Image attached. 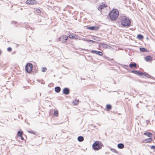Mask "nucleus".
<instances>
[{
	"label": "nucleus",
	"mask_w": 155,
	"mask_h": 155,
	"mask_svg": "<svg viewBox=\"0 0 155 155\" xmlns=\"http://www.w3.org/2000/svg\"><path fill=\"white\" fill-rule=\"evenodd\" d=\"M119 12L116 9L112 10L109 13V15L110 19L114 21L117 18L119 15Z\"/></svg>",
	"instance_id": "f257e3e1"
},
{
	"label": "nucleus",
	"mask_w": 155,
	"mask_h": 155,
	"mask_svg": "<svg viewBox=\"0 0 155 155\" xmlns=\"http://www.w3.org/2000/svg\"><path fill=\"white\" fill-rule=\"evenodd\" d=\"M130 20L126 17H123L121 20V23L124 26H129L130 24Z\"/></svg>",
	"instance_id": "f03ea898"
},
{
	"label": "nucleus",
	"mask_w": 155,
	"mask_h": 155,
	"mask_svg": "<svg viewBox=\"0 0 155 155\" xmlns=\"http://www.w3.org/2000/svg\"><path fill=\"white\" fill-rule=\"evenodd\" d=\"M103 146V144L100 142L96 141L92 145L93 149L95 150H97L101 149Z\"/></svg>",
	"instance_id": "7ed1b4c3"
},
{
	"label": "nucleus",
	"mask_w": 155,
	"mask_h": 155,
	"mask_svg": "<svg viewBox=\"0 0 155 155\" xmlns=\"http://www.w3.org/2000/svg\"><path fill=\"white\" fill-rule=\"evenodd\" d=\"M33 65L30 63H27L25 67V69L26 72L28 73L31 72L32 69Z\"/></svg>",
	"instance_id": "20e7f679"
},
{
	"label": "nucleus",
	"mask_w": 155,
	"mask_h": 155,
	"mask_svg": "<svg viewBox=\"0 0 155 155\" xmlns=\"http://www.w3.org/2000/svg\"><path fill=\"white\" fill-rule=\"evenodd\" d=\"M68 39V37L66 35L61 36L58 38L59 41L62 42H65Z\"/></svg>",
	"instance_id": "39448f33"
},
{
	"label": "nucleus",
	"mask_w": 155,
	"mask_h": 155,
	"mask_svg": "<svg viewBox=\"0 0 155 155\" xmlns=\"http://www.w3.org/2000/svg\"><path fill=\"white\" fill-rule=\"evenodd\" d=\"M99 28V26H96L88 27L87 28L88 29L91 30L96 31Z\"/></svg>",
	"instance_id": "423d86ee"
},
{
	"label": "nucleus",
	"mask_w": 155,
	"mask_h": 155,
	"mask_svg": "<svg viewBox=\"0 0 155 155\" xmlns=\"http://www.w3.org/2000/svg\"><path fill=\"white\" fill-rule=\"evenodd\" d=\"M36 2L35 0H27L26 1L25 3L27 4L32 5L35 4Z\"/></svg>",
	"instance_id": "0eeeda50"
},
{
	"label": "nucleus",
	"mask_w": 155,
	"mask_h": 155,
	"mask_svg": "<svg viewBox=\"0 0 155 155\" xmlns=\"http://www.w3.org/2000/svg\"><path fill=\"white\" fill-rule=\"evenodd\" d=\"M63 94L65 95H68L70 92V90L68 88H64L63 90Z\"/></svg>",
	"instance_id": "6e6552de"
},
{
	"label": "nucleus",
	"mask_w": 155,
	"mask_h": 155,
	"mask_svg": "<svg viewBox=\"0 0 155 155\" xmlns=\"http://www.w3.org/2000/svg\"><path fill=\"white\" fill-rule=\"evenodd\" d=\"M107 7V5L106 4H103L99 5L97 8L98 10L100 11L102 9H103L104 8Z\"/></svg>",
	"instance_id": "1a4fd4ad"
},
{
	"label": "nucleus",
	"mask_w": 155,
	"mask_h": 155,
	"mask_svg": "<svg viewBox=\"0 0 155 155\" xmlns=\"http://www.w3.org/2000/svg\"><path fill=\"white\" fill-rule=\"evenodd\" d=\"M91 52L92 53L95 54H98L100 56H102L103 55L102 53L100 51H96L95 50H92Z\"/></svg>",
	"instance_id": "9d476101"
},
{
	"label": "nucleus",
	"mask_w": 155,
	"mask_h": 155,
	"mask_svg": "<svg viewBox=\"0 0 155 155\" xmlns=\"http://www.w3.org/2000/svg\"><path fill=\"white\" fill-rule=\"evenodd\" d=\"M129 67L130 68L134 67L136 68H137V64L135 63H132V62H131L129 64Z\"/></svg>",
	"instance_id": "9b49d317"
},
{
	"label": "nucleus",
	"mask_w": 155,
	"mask_h": 155,
	"mask_svg": "<svg viewBox=\"0 0 155 155\" xmlns=\"http://www.w3.org/2000/svg\"><path fill=\"white\" fill-rule=\"evenodd\" d=\"M107 45L104 43H100L99 45V46L100 47H102L103 48H107Z\"/></svg>",
	"instance_id": "f8f14e48"
},
{
	"label": "nucleus",
	"mask_w": 155,
	"mask_h": 155,
	"mask_svg": "<svg viewBox=\"0 0 155 155\" xmlns=\"http://www.w3.org/2000/svg\"><path fill=\"white\" fill-rule=\"evenodd\" d=\"M55 91L57 93H59L61 91V88L59 87H56L54 88Z\"/></svg>",
	"instance_id": "ddd939ff"
},
{
	"label": "nucleus",
	"mask_w": 155,
	"mask_h": 155,
	"mask_svg": "<svg viewBox=\"0 0 155 155\" xmlns=\"http://www.w3.org/2000/svg\"><path fill=\"white\" fill-rule=\"evenodd\" d=\"M145 59L146 61H151L152 60V58L150 56H147L146 57Z\"/></svg>",
	"instance_id": "4468645a"
},
{
	"label": "nucleus",
	"mask_w": 155,
	"mask_h": 155,
	"mask_svg": "<svg viewBox=\"0 0 155 155\" xmlns=\"http://www.w3.org/2000/svg\"><path fill=\"white\" fill-rule=\"evenodd\" d=\"M143 134L150 137H151L152 136V134L149 132L144 133Z\"/></svg>",
	"instance_id": "2eb2a0df"
},
{
	"label": "nucleus",
	"mask_w": 155,
	"mask_h": 155,
	"mask_svg": "<svg viewBox=\"0 0 155 155\" xmlns=\"http://www.w3.org/2000/svg\"><path fill=\"white\" fill-rule=\"evenodd\" d=\"M124 145L122 143H120L117 145V147L119 149H122L124 148Z\"/></svg>",
	"instance_id": "dca6fc26"
},
{
	"label": "nucleus",
	"mask_w": 155,
	"mask_h": 155,
	"mask_svg": "<svg viewBox=\"0 0 155 155\" xmlns=\"http://www.w3.org/2000/svg\"><path fill=\"white\" fill-rule=\"evenodd\" d=\"M140 51L143 52H148V51L147 50V49L144 48H140Z\"/></svg>",
	"instance_id": "f3484780"
},
{
	"label": "nucleus",
	"mask_w": 155,
	"mask_h": 155,
	"mask_svg": "<svg viewBox=\"0 0 155 155\" xmlns=\"http://www.w3.org/2000/svg\"><path fill=\"white\" fill-rule=\"evenodd\" d=\"M81 40H83V41H86L87 42H94V41H92V40H87V39L85 38H82L81 39Z\"/></svg>",
	"instance_id": "a211bd4d"
},
{
	"label": "nucleus",
	"mask_w": 155,
	"mask_h": 155,
	"mask_svg": "<svg viewBox=\"0 0 155 155\" xmlns=\"http://www.w3.org/2000/svg\"><path fill=\"white\" fill-rule=\"evenodd\" d=\"M78 140L79 142H82L83 141L84 138L82 136H80L78 137Z\"/></svg>",
	"instance_id": "6ab92c4d"
},
{
	"label": "nucleus",
	"mask_w": 155,
	"mask_h": 155,
	"mask_svg": "<svg viewBox=\"0 0 155 155\" xmlns=\"http://www.w3.org/2000/svg\"><path fill=\"white\" fill-rule=\"evenodd\" d=\"M152 140V139L151 137L148 138L146 140H144V142L145 143L150 142Z\"/></svg>",
	"instance_id": "aec40b11"
},
{
	"label": "nucleus",
	"mask_w": 155,
	"mask_h": 155,
	"mask_svg": "<svg viewBox=\"0 0 155 155\" xmlns=\"http://www.w3.org/2000/svg\"><path fill=\"white\" fill-rule=\"evenodd\" d=\"M79 102V100H75L73 101V103L74 104V105H77Z\"/></svg>",
	"instance_id": "412c9836"
},
{
	"label": "nucleus",
	"mask_w": 155,
	"mask_h": 155,
	"mask_svg": "<svg viewBox=\"0 0 155 155\" xmlns=\"http://www.w3.org/2000/svg\"><path fill=\"white\" fill-rule=\"evenodd\" d=\"M23 134V132L21 130H19L18 132V137L22 136Z\"/></svg>",
	"instance_id": "4be33fe9"
},
{
	"label": "nucleus",
	"mask_w": 155,
	"mask_h": 155,
	"mask_svg": "<svg viewBox=\"0 0 155 155\" xmlns=\"http://www.w3.org/2000/svg\"><path fill=\"white\" fill-rule=\"evenodd\" d=\"M143 36L140 34H138L137 35V38L140 40H141L143 38Z\"/></svg>",
	"instance_id": "5701e85b"
},
{
	"label": "nucleus",
	"mask_w": 155,
	"mask_h": 155,
	"mask_svg": "<svg viewBox=\"0 0 155 155\" xmlns=\"http://www.w3.org/2000/svg\"><path fill=\"white\" fill-rule=\"evenodd\" d=\"M143 75H144L145 76L147 77V78H150L151 77V76L149 74L147 73L146 72L144 73Z\"/></svg>",
	"instance_id": "b1692460"
},
{
	"label": "nucleus",
	"mask_w": 155,
	"mask_h": 155,
	"mask_svg": "<svg viewBox=\"0 0 155 155\" xmlns=\"http://www.w3.org/2000/svg\"><path fill=\"white\" fill-rule=\"evenodd\" d=\"M106 108L107 109L110 110L111 109L112 107L110 105L108 104L107 105Z\"/></svg>",
	"instance_id": "393cba45"
},
{
	"label": "nucleus",
	"mask_w": 155,
	"mask_h": 155,
	"mask_svg": "<svg viewBox=\"0 0 155 155\" xmlns=\"http://www.w3.org/2000/svg\"><path fill=\"white\" fill-rule=\"evenodd\" d=\"M131 72L136 74H138V71L137 70H133L131 71Z\"/></svg>",
	"instance_id": "a878e982"
},
{
	"label": "nucleus",
	"mask_w": 155,
	"mask_h": 155,
	"mask_svg": "<svg viewBox=\"0 0 155 155\" xmlns=\"http://www.w3.org/2000/svg\"><path fill=\"white\" fill-rule=\"evenodd\" d=\"M54 115L55 117L57 116H58V111L56 110V111H54Z\"/></svg>",
	"instance_id": "bb28decb"
},
{
	"label": "nucleus",
	"mask_w": 155,
	"mask_h": 155,
	"mask_svg": "<svg viewBox=\"0 0 155 155\" xmlns=\"http://www.w3.org/2000/svg\"><path fill=\"white\" fill-rule=\"evenodd\" d=\"M110 150L116 153H117V151L115 149H113V148H111L110 149Z\"/></svg>",
	"instance_id": "cd10ccee"
},
{
	"label": "nucleus",
	"mask_w": 155,
	"mask_h": 155,
	"mask_svg": "<svg viewBox=\"0 0 155 155\" xmlns=\"http://www.w3.org/2000/svg\"><path fill=\"white\" fill-rule=\"evenodd\" d=\"M12 23L15 26H17V22L16 21H14L12 22Z\"/></svg>",
	"instance_id": "c85d7f7f"
},
{
	"label": "nucleus",
	"mask_w": 155,
	"mask_h": 155,
	"mask_svg": "<svg viewBox=\"0 0 155 155\" xmlns=\"http://www.w3.org/2000/svg\"><path fill=\"white\" fill-rule=\"evenodd\" d=\"M28 132L34 135H35L36 134V133H35V132H33V131H28Z\"/></svg>",
	"instance_id": "c756f323"
},
{
	"label": "nucleus",
	"mask_w": 155,
	"mask_h": 155,
	"mask_svg": "<svg viewBox=\"0 0 155 155\" xmlns=\"http://www.w3.org/2000/svg\"><path fill=\"white\" fill-rule=\"evenodd\" d=\"M143 74H144V73H143L142 72H140V71H138V75L140 76H141V75H143Z\"/></svg>",
	"instance_id": "7c9ffc66"
},
{
	"label": "nucleus",
	"mask_w": 155,
	"mask_h": 155,
	"mask_svg": "<svg viewBox=\"0 0 155 155\" xmlns=\"http://www.w3.org/2000/svg\"><path fill=\"white\" fill-rule=\"evenodd\" d=\"M45 70H47L46 68L45 67H43L42 69V71L43 72H44L45 71Z\"/></svg>",
	"instance_id": "2f4dec72"
},
{
	"label": "nucleus",
	"mask_w": 155,
	"mask_h": 155,
	"mask_svg": "<svg viewBox=\"0 0 155 155\" xmlns=\"http://www.w3.org/2000/svg\"><path fill=\"white\" fill-rule=\"evenodd\" d=\"M12 50V49L11 47H8L7 48V51H11Z\"/></svg>",
	"instance_id": "473e14b6"
},
{
	"label": "nucleus",
	"mask_w": 155,
	"mask_h": 155,
	"mask_svg": "<svg viewBox=\"0 0 155 155\" xmlns=\"http://www.w3.org/2000/svg\"><path fill=\"white\" fill-rule=\"evenodd\" d=\"M151 148L153 149H155V146L153 145L151 146Z\"/></svg>",
	"instance_id": "72a5a7b5"
},
{
	"label": "nucleus",
	"mask_w": 155,
	"mask_h": 155,
	"mask_svg": "<svg viewBox=\"0 0 155 155\" xmlns=\"http://www.w3.org/2000/svg\"><path fill=\"white\" fill-rule=\"evenodd\" d=\"M69 37L70 38H74L73 37V36L71 35H69Z\"/></svg>",
	"instance_id": "f704fd0d"
},
{
	"label": "nucleus",
	"mask_w": 155,
	"mask_h": 155,
	"mask_svg": "<svg viewBox=\"0 0 155 155\" xmlns=\"http://www.w3.org/2000/svg\"><path fill=\"white\" fill-rule=\"evenodd\" d=\"M20 137H21V139L22 140H24V138L22 136Z\"/></svg>",
	"instance_id": "c9c22d12"
},
{
	"label": "nucleus",
	"mask_w": 155,
	"mask_h": 155,
	"mask_svg": "<svg viewBox=\"0 0 155 155\" xmlns=\"http://www.w3.org/2000/svg\"><path fill=\"white\" fill-rule=\"evenodd\" d=\"M38 13H39V11H38Z\"/></svg>",
	"instance_id": "e433bc0d"
},
{
	"label": "nucleus",
	"mask_w": 155,
	"mask_h": 155,
	"mask_svg": "<svg viewBox=\"0 0 155 155\" xmlns=\"http://www.w3.org/2000/svg\"><path fill=\"white\" fill-rule=\"evenodd\" d=\"M38 13H39V11H38Z\"/></svg>",
	"instance_id": "4c0bfd02"
}]
</instances>
